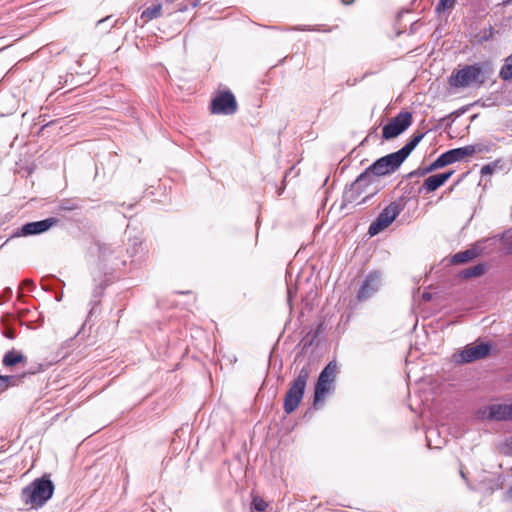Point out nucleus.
I'll return each mask as SVG.
<instances>
[{
    "mask_svg": "<svg viewBox=\"0 0 512 512\" xmlns=\"http://www.w3.org/2000/svg\"><path fill=\"white\" fill-rule=\"evenodd\" d=\"M486 270L485 264H477L475 266L464 269L461 276L465 279L481 276Z\"/></svg>",
    "mask_w": 512,
    "mask_h": 512,
    "instance_id": "nucleus-22",
    "label": "nucleus"
},
{
    "mask_svg": "<svg viewBox=\"0 0 512 512\" xmlns=\"http://www.w3.org/2000/svg\"><path fill=\"white\" fill-rule=\"evenodd\" d=\"M480 251L478 248L473 247L462 252L454 254L451 258L453 264H463L469 262L479 255Z\"/></svg>",
    "mask_w": 512,
    "mask_h": 512,
    "instance_id": "nucleus-16",
    "label": "nucleus"
},
{
    "mask_svg": "<svg viewBox=\"0 0 512 512\" xmlns=\"http://www.w3.org/2000/svg\"><path fill=\"white\" fill-rule=\"evenodd\" d=\"M55 223L56 220L54 218H47L41 221L26 223L21 227V232L19 235L27 236L40 234L49 230Z\"/></svg>",
    "mask_w": 512,
    "mask_h": 512,
    "instance_id": "nucleus-12",
    "label": "nucleus"
},
{
    "mask_svg": "<svg viewBox=\"0 0 512 512\" xmlns=\"http://www.w3.org/2000/svg\"><path fill=\"white\" fill-rule=\"evenodd\" d=\"M162 14V5L160 3H153L148 6L141 14V17L146 21H150L160 17Z\"/></svg>",
    "mask_w": 512,
    "mask_h": 512,
    "instance_id": "nucleus-21",
    "label": "nucleus"
},
{
    "mask_svg": "<svg viewBox=\"0 0 512 512\" xmlns=\"http://www.w3.org/2000/svg\"><path fill=\"white\" fill-rule=\"evenodd\" d=\"M333 386L334 383H331L329 381H317L314 393V406H317L318 403L322 402L325 399L326 394L332 391Z\"/></svg>",
    "mask_w": 512,
    "mask_h": 512,
    "instance_id": "nucleus-15",
    "label": "nucleus"
},
{
    "mask_svg": "<svg viewBox=\"0 0 512 512\" xmlns=\"http://www.w3.org/2000/svg\"><path fill=\"white\" fill-rule=\"evenodd\" d=\"M24 284H25V285H32V281H31V280H25V281H24Z\"/></svg>",
    "mask_w": 512,
    "mask_h": 512,
    "instance_id": "nucleus-33",
    "label": "nucleus"
},
{
    "mask_svg": "<svg viewBox=\"0 0 512 512\" xmlns=\"http://www.w3.org/2000/svg\"><path fill=\"white\" fill-rule=\"evenodd\" d=\"M509 495H510V497L512 498V487H511V488H510V490H509Z\"/></svg>",
    "mask_w": 512,
    "mask_h": 512,
    "instance_id": "nucleus-35",
    "label": "nucleus"
},
{
    "mask_svg": "<svg viewBox=\"0 0 512 512\" xmlns=\"http://www.w3.org/2000/svg\"><path fill=\"white\" fill-rule=\"evenodd\" d=\"M478 417L491 421H512V401L483 407L479 409Z\"/></svg>",
    "mask_w": 512,
    "mask_h": 512,
    "instance_id": "nucleus-7",
    "label": "nucleus"
},
{
    "mask_svg": "<svg viewBox=\"0 0 512 512\" xmlns=\"http://www.w3.org/2000/svg\"><path fill=\"white\" fill-rule=\"evenodd\" d=\"M456 0H439L438 5L436 6V11L438 13H444L450 11L454 5Z\"/></svg>",
    "mask_w": 512,
    "mask_h": 512,
    "instance_id": "nucleus-27",
    "label": "nucleus"
},
{
    "mask_svg": "<svg viewBox=\"0 0 512 512\" xmlns=\"http://www.w3.org/2000/svg\"><path fill=\"white\" fill-rule=\"evenodd\" d=\"M423 137H424V133L414 134L412 136V138L410 139V141L405 146H403L400 150H398L400 155L404 159H406L410 155V153L415 149V147L419 144V142L423 139Z\"/></svg>",
    "mask_w": 512,
    "mask_h": 512,
    "instance_id": "nucleus-19",
    "label": "nucleus"
},
{
    "mask_svg": "<svg viewBox=\"0 0 512 512\" xmlns=\"http://www.w3.org/2000/svg\"><path fill=\"white\" fill-rule=\"evenodd\" d=\"M479 149H477L476 145H467L460 148H455L447 151L448 156L452 163L462 161L467 157L475 154Z\"/></svg>",
    "mask_w": 512,
    "mask_h": 512,
    "instance_id": "nucleus-14",
    "label": "nucleus"
},
{
    "mask_svg": "<svg viewBox=\"0 0 512 512\" xmlns=\"http://www.w3.org/2000/svg\"><path fill=\"white\" fill-rule=\"evenodd\" d=\"M491 348L492 346L488 343L469 344L455 355V360L458 363H470L481 360L489 355Z\"/></svg>",
    "mask_w": 512,
    "mask_h": 512,
    "instance_id": "nucleus-8",
    "label": "nucleus"
},
{
    "mask_svg": "<svg viewBox=\"0 0 512 512\" xmlns=\"http://www.w3.org/2000/svg\"><path fill=\"white\" fill-rule=\"evenodd\" d=\"M476 83H483L482 70L477 64L465 66L449 79L450 86L456 88H465Z\"/></svg>",
    "mask_w": 512,
    "mask_h": 512,
    "instance_id": "nucleus-5",
    "label": "nucleus"
},
{
    "mask_svg": "<svg viewBox=\"0 0 512 512\" xmlns=\"http://www.w3.org/2000/svg\"><path fill=\"white\" fill-rule=\"evenodd\" d=\"M449 164H452L449 156H448V153L445 152L443 154H441L430 166L429 168L427 169L428 172L430 171H433V170H436V169H439V168H442L444 166H447Z\"/></svg>",
    "mask_w": 512,
    "mask_h": 512,
    "instance_id": "nucleus-23",
    "label": "nucleus"
},
{
    "mask_svg": "<svg viewBox=\"0 0 512 512\" xmlns=\"http://www.w3.org/2000/svg\"><path fill=\"white\" fill-rule=\"evenodd\" d=\"M338 371V366L335 362H330L320 373L318 380L322 382L329 381L331 383L335 382L336 375Z\"/></svg>",
    "mask_w": 512,
    "mask_h": 512,
    "instance_id": "nucleus-18",
    "label": "nucleus"
},
{
    "mask_svg": "<svg viewBox=\"0 0 512 512\" xmlns=\"http://www.w3.org/2000/svg\"><path fill=\"white\" fill-rule=\"evenodd\" d=\"M54 484L45 477L35 479L28 486L23 488L22 501L34 508L43 506L53 495Z\"/></svg>",
    "mask_w": 512,
    "mask_h": 512,
    "instance_id": "nucleus-1",
    "label": "nucleus"
},
{
    "mask_svg": "<svg viewBox=\"0 0 512 512\" xmlns=\"http://www.w3.org/2000/svg\"><path fill=\"white\" fill-rule=\"evenodd\" d=\"M117 23V20L113 16H107L97 21L96 26L102 30L103 33L109 32Z\"/></svg>",
    "mask_w": 512,
    "mask_h": 512,
    "instance_id": "nucleus-24",
    "label": "nucleus"
},
{
    "mask_svg": "<svg viewBox=\"0 0 512 512\" xmlns=\"http://www.w3.org/2000/svg\"><path fill=\"white\" fill-rule=\"evenodd\" d=\"M501 488V483L499 479L495 478H485L483 479L479 486L476 487V490H482L486 494H492L494 491Z\"/></svg>",
    "mask_w": 512,
    "mask_h": 512,
    "instance_id": "nucleus-17",
    "label": "nucleus"
},
{
    "mask_svg": "<svg viewBox=\"0 0 512 512\" xmlns=\"http://www.w3.org/2000/svg\"><path fill=\"white\" fill-rule=\"evenodd\" d=\"M452 174L453 171L432 175L425 179L423 188L427 192H433L442 186L452 176Z\"/></svg>",
    "mask_w": 512,
    "mask_h": 512,
    "instance_id": "nucleus-13",
    "label": "nucleus"
},
{
    "mask_svg": "<svg viewBox=\"0 0 512 512\" xmlns=\"http://www.w3.org/2000/svg\"><path fill=\"white\" fill-rule=\"evenodd\" d=\"M401 208L399 204L393 202L389 204L373 221L368 229L370 236H375L385 230L400 214Z\"/></svg>",
    "mask_w": 512,
    "mask_h": 512,
    "instance_id": "nucleus-6",
    "label": "nucleus"
},
{
    "mask_svg": "<svg viewBox=\"0 0 512 512\" xmlns=\"http://www.w3.org/2000/svg\"><path fill=\"white\" fill-rule=\"evenodd\" d=\"M500 77L504 80L512 79V55L506 58L505 64L500 70Z\"/></svg>",
    "mask_w": 512,
    "mask_h": 512,
    "instance_id": "nucleus-25",
    "label": "nucleus"
},
{
    "mask_svg": "<svg viewBox=\"0 0 512 512\" xmlns=\"http://www.w3.org/2000/svg\"><path fill=\"white\" fill-rule=\"evenodd\" d=\"M268 504L259 496H254L252 499L251 512H267Z\"/></svg>",
    "mask_w": 512,
    "mask_h": 512,
    "instance_id": "nucleus-26",
    "label": "nucleus"
},
{
    "mask_svg": "<svg viewBox=\"0 0 512 512\" xmlns=\"http://www.w3.org/2000/svg\"><path fill=\"white\" fill-rule=\"evenodd\" d=\"M381 277L377 272L369 274L358 292V299L363 301L370 298L380 287Z\"/></svg>",
    "mask_w": 512,
    "mask_h": 512,
    "instance_id": "nucleus-11",
    "label": "nucleus"
},
{
    "mask_svg": "<svg viewBox=\"0 0 512 512\" xmlns=\"http://www.w3.org/2000/svg\"><path fill=\"white\" fill-rule=\"evenodd\" d=\"M493 171H494V167L491 165H485L481 168L482 175L492 174Z\"/></svg>",
    "mask_w": 512,
    "mask_h": 512,
    "instance_id": "nucleus-30",
    "label": "nucleus"
},
{
    "mask_svg": "<svg viewBox=\"0 0 512 512\" xmlns=\"http://www.w3.org/2000/svg\"><path fill=\"white\" fill-rule=\"evenodd\" d=\"M404 161L405 159L397 151L379 158L364 173H369V179L374 183L375 177L395 172Z\"/></svg>",
    "mask_w": 512,
    "mask_h": 512,
    "instance_id": "nucleus-4",
    "label": "nucleus"
},
{
    "mask_svg": "<svg viewBox=\"0 0 512 512\" xmlns=\"http://www.w3.org/2000/svg\"><path fill=\"white\" fill-rule=\"evenodd\" d=\"M412 123V115L409 112H401L387 123L382 129V137L385 140H390L399 136L404 132Z\"/></svg>",
    "mask_w": 512,
    "mask_h": 512,
    "instance_id": "nucleus-9",
    "label": "nucleus"
},
{
    "mask_svg": "<svg viewBox=\"0 0 512 512\" xmlns=\"http://www.w3.org/2000/svg\"><path fill=\"white\" fill-rule=\"evenodd\" d=\"M24 355L17 350L8 351L3 357V364L7 367H12L17 365L18 363L24 362Z\"/></svg>",
    "mask_w": 512,
    "mask_h": 512,
    "instance_id": "nucleus-20",
    "label": "nucleus"
},
{
    "mask_svg": "<svg viewBox=\"0 0 512 512\" xmlns=\"http://www.w3.org/2000/svg\"><path fill=\"white\" fill-rule=\"evenodd\" d=\"M342 2L345 5H349V4H352L354 2V0H342Z\"/></svg>",
    "mask_w": 512,
    "mask_h": 512,
    "instance_id": "nucleus-32",
    "label": "nucleus"
},
{
    "mask_svg": "<svg viewBox=\"0 0 512 512\" xmlns=\"http://www.w3.org/2000/svg\"><path fill=\"white\" fill-rule=\"evenodd\" d=\"M237 110V102L231 92H224L216 96L212 101V112L214 114H234Z\"/></svg>",
    "mask_w": 512,
    "mask_h": 512,
    "instance_id": "nucleus-10",
    "label": "nucleus"
},
{
    "mask_svg": "<svg viewBox=\"0 0 512 512\" xmlns=\"http://www.w3.org/2000/svg\"><path fill=\"white\" fill-rule=\"evenodd\" d=\"M435 429H429L426 433V439H427V442H428V445H431V437L432 435L435 433Z\"/></svg>",
    "mask_w": 512,
    "mask_h": 512,
    "instance_id": "nucleus-31",
    "label": "nucleus"
},
{
    "mask_svg": "<svg viewBox=\"0 0 512 512\" xmlns=\"http://www.w3.org/2000/svg\"><path fill=\"white\" fill-rule=\"evenodd\" d=\"M503 3H504V4H510V3H512V0H504V2H503Z\"/></svg>",
    "mask_w": 512,
    "mask_h": 512,
    "instance_id": "nucleus-34",
    "label": "nucleus"
},
{
    "mask_svg": "<svg viewBox=\"0 0 512 512\" xmlns=\"http://www.w3.org/2000/svg\"><path fill=\"white\" fill-rule=\"evenodd\" d=\"M10 379V376L0 375V392L4 391L8 387Z\"/></svg>",
    "mask_w": 512,
    "mask_h": 512,
    "instance_id": "nucleus-28",
    "label": "nucleus"
},
{
    "mask_svg": "<svg viewBox=\"0 0 512 512\" xmlns=\"http://www.w3.org/2000/svg\"><path fill=\"white\" fill-rule=\"evenodd\" d=\"M310 376V369L308 366L302 367L297 377L290 384L288 391L284 397V411L287 414L294 412L299 406L305 392L307 381Z\"/></svg>",
    "mask_w": 512,
    "mask_h": 512,
    "instance_id": "nucleus-2",
    "label": "nucleus"
},
{
    "mask_svg": "<svg viewBox=\"0 0 512 512\" xmlns=\"http://www.w3.org/2000/svg\"><path fill=\"white\" fill-rule=\"evenodd\" d=\"M459 473H460L461 478L466 482V485H467L468 489H470L472 491H475L476 490V486H473L470 483V481L467 479V476H466L462 466L460 467Z\"/></svg>",
    "mask_w": 512,
    "mask_h": 512,
    "instance_id": "nucleus-29",
    "label": "nucleus"
},
{
    "mask_svg": "<svg viewBox=\"0 0 512 512\" xmlns=\"http://www.w3.org/2000/svg\"><path fill=\"white\" fill-rule=\"evenodd\" d=\"M373 182L369 179V173L360 174L357 179L345 190L343 201L345 204H362L370 199L376 192L370 189Z\"/></svg>",
    "mask_w": 512,
    "mask_h": 512,
    "instance_id": "nucleus-3",
    "label": "nucleus"
}]
</instances>
